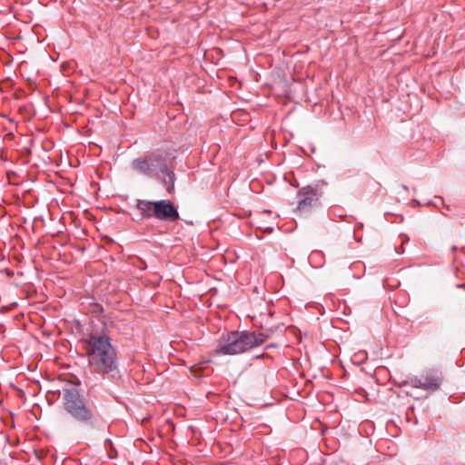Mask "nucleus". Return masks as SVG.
I'll use <instances>...</instances> for the list:
<instances>
[{
  "label": "nucleus",
  "mask_w": 465,
  "mask_h": 465,
  "mask_svg": "<svg viewBox=\"0 0 465 465\" xmlns=\"http://www.w3.org/2000/svg\"><path fill=\"white\" fill-rule=\"evenodd\" d=\"M457 250V247L456 246H453L452 247V251H456Z\"/></svg>",
  "instance_id": "nucleus-8"
},
{
  "label": "nucleus",
  "mask_w": 465,
  "mask_h": 465,
  "mask_svg": "<svg viewBox=\"0 0 465 465\" xmlns=\"http://www.w3.org/2000/svg\"><path fill=\"white\" fill-rule=\"evenodd\" d=\"M134 170L147 177H157L162 179L169 193L174 191V173L170 170L166 163V159L161 153H153L142 158H137L132 162Z\"/></svg>",
  "instance_id": "nucleus-3"
},
{
  "label": "nucleus",
  "mask_w": 465,
  "mask_h": 465,
  "mask_svg": "<svg viewBox=\"0 0 465 465\" xmlns=\"http://www.w3.org/2000/svg\"><path fill=\"white\" fill-rule=\"evenodd\" d=\"M63 398L64 408L72 418L89 426H96L97 421L94 411L85 402L78 389L75 387L64 389Z\"/></svg>",
  "instance_id": "nucleus-4"
},
{
  "label": "nucleus",
  "mask_w": 465,
  "mask_h": 465,
  "mask_svg": "<svg viewBox=\"0 0 465 465\" xmlns=\"http://www.w3.org/2000/svg\"><path fill=\"white\" fill-rule=\"evenodd\" d=\"M322 194V192L311 185L302 188L298 193L297 211L308 212L312 208L319 206Z\"/></svg>",
  "instance_id": "nucleus-7"
},
{
  "label": "nucleus",
  "mask_w": 465,
  "mask_h": 465,
  "mask_svg": "<svg viewBox=\"0 0 465 465\" xmlns=\"http://www.w3.org/2000/svg\"><path fill=\"white\" fill-rule=\"evenodd\" d=\"M442 381L441 372L439 371H428L420 376H414L403 382L413 388L421 389L428 392H433L440 388Z\"/></svg>",
  "instance_id": "nucleus-6"
},
{
  "label": "nucleus",
  "mask_w": 465,
  "mask_h": 465,
  "mask_svg": "<svg viewBox=\"0 0 465 465\" xmlns=\"http://www.w3.org/2000/svg\"><path fill=\"white\" fill-rule=\"evenodd\" d=\"M143 218L157 219L160 221H176L179 219V213L175 206L167 200L147 201L138 200L135 205Z\"/></svg>",
  "instance_id": "nucleus-5"
},
{
  "label": "nucleus",
  "mask_w": 465,
  "mask_h": 465,
  "mask_svg": "<svg viewBox=\"0 0 465 465\" xmlns=\"http://www.w3.org/2000/svg\"><path fill=\"white\" fill-rule=\"evenodd\" d=\"M90 367L97 373L107 374L117 369V356L106 334L92 333L84 341Z\"/></svg>",
  "instance_id": "nucleus-1"
},
{
  "label": "nucleus",
  "mask_w": 465,
  "mask_h": 465,
  "mask_svg": "<svg viewBox=\"0 0 465 465\" xmlns=\"http://www.w3.org/2000/svg\"><path fill=\"white\" fill-rule=\"evenodd\" d=\"M269 338L263 332L234 331L221 339L216 352L221 355H236L262 345Z\"/></svg>",
  "instance_id": "nucleus-2"
}]
</instances>
